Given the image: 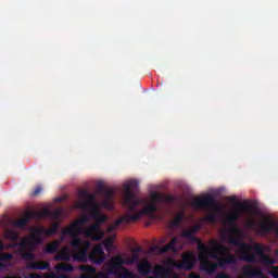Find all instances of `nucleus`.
Listing matches in <instances>:
<instances>
[{
	"instance_id": "393cba45",
	"label": "nucleus",
	"mask_w": 278,
	"mask_h": 278,
	"mask_svg": "<svg viewBox=\"0 0 278 278\" xmlns=\"http://www.w3.org/2000/svg\"><path fill=\"white\" fill-rule=\"evenodd\" d=\"M103 247L105 248L106 251H112V249H114V236L113 237H108L104 241H103Z\"/></svg>"
},
{
	"instance_id": "473e14b6",
	"label": "nucleus",
	"mask_w": 278,
	"mask_h": 278,
	"mask_svg": "<svg viewBox=\"0 0 278 278\" xmlns=\"http://www.w3.org/2000/svg\"><path fill=\"white\" fill-rule=\"evenodd\" d=\"M198 249H199L200 251H202L203 253H207V251L210 250V248H207V245H205V244H203V243H200V244L198 245Z\"/></svg>"
},
{
	"instance_id": "9d476101",
	"label": "nucleus",
	"mask_w": 278,
	"mask_h": 278,
	"mask_svg": "<svg viewBox=\"0 0 278 278\" xmlns=\"http://www.w3.org/2000/svg\"><path fill=\"white\" fill-rule=\"evenodd\" d=\"M88 220H90V216L88 215H84L83 217L76 219L74 223H72L70 226L61 231L62 238H64V236H70V238L74 240L75 238H79V236L84 233V228L81 227H84V225H86Z\"/></svg>"
},
{
	"instance_id": "20e7f679",
	"label": "nucleus",
	"mask_w": 278,
	"mask_h": 278,
	"mask_svg": "<svg viewBox=\"0 0 278 278\" xmlns=\"http://www.w3.org/2000/svg\"><path fill=\"white\" fill-rule=\"evenodd\" d=\"M97 189L103 197V201L101 203L96 202L97 195L94 193H88V191L84 189L78 191L79 201L77 207L85 212H91V216L101 214L99 213L101 207H104L105 210L114 208V197L116 191L114 189H105L103 184H99Z\"/></svg>"
},
{
	"instance_id": "2f4dec72",
	"label": "nucleus",
	"mask_w": 278,
	"mask_h": 278,
	"mask_svg": "<svg viewBox=\"0 0 278 278\" xmlns=\"http://www.w3.org/2000/svg\"><path fill=\"white\" fill-rule=\"evenodd\" d=\"M190 230L192 231V235L194 236V233H199V231H201V225H194L190 228Z\"/></svg>"
},
{
	"instance_id": "0eeeda50",
	"label": "nucleus",
	"mask_w": 278,
	"mask_h": 278,
	"mask_svg": "<svg viewBox=\"0 0 278 278\" xmlns=\"http://www.w3.org/2000/svg\"><path fill=\"white\" fill-rule=\"evenodd\" d=\"M165 266L155 265L152 271L153 276H148L147 278H170L173 268H178L179 270H192L194 268V255L192 253H187L182 255V261L177 263L173 258H169Z\"/></svg>"
},
{
	"instance_id": "a19ab883",
	"label": "nucleus",
	"mask_w": 278,
	"mask_h": 278,
	"mask_svg": "<svg viewBox=\"0 0 278 278\" xmlns=\"http://www.w3.org/2000/svg\"><path fill=\"white\" fill-rule=\"evenodd\" d=\"M1 268H5V263L0 262V269H1Z\"/></svg>"
},
{
	"instance_id": "c756f323",
	"label": "nucleus",
	"mask_w": 278,
	"mask_h": 278,
	"mask_svg": "<svg viewBox=\"0 0 278 278\" xmlns=\"http://www.w3.org/2000/svg\"><path fill=\"white\" fill-rule=\"evenodd\" d=\"M162 201H164V203H175L177 201V198L165 194V195H162Z\"/></svg>"
},
{
	"instance_id": "f8f14e48",
	"label": "nucleus",
	"mask_w": 278,
	"mask_h": 278,
	"mask_svg": "<svg viewBox=\"0 0 278 278\" xmlns=\"http://www.w3.org/2000/svg\"><path fill=\"white\" fill-rule=\"evenodd\" d=\"M105 266H110L109 271L113 275H116L117 270H121V268H125V264H134V261L131 260V257L129 258H123V256L117 255V256H113L111 257L110 261H108L106 263H104Z\"/></svg>"
},
{
	"instance_id": "f257e3e1",
	"label": "nucleus",
	"mask_w": 278,
	"mask_h": 278,
	"mask_svg": "<svg viewBox=\"0 0 278 278\" xmlns=\"http://www.w3.org/2000/svg\"><path fill=\"white\" fill-rule=\"evenodd\" d=\"M71 247L72 254L68 248H63L55 254V262H88L89 260L96 266H101L105 262V251H103V245L101 244L96 245L89 254L90 241L75 238L71 241Z\"/></svg>"
},
{
	"instance_id": "f704fd0d",
	"label": "nucleus",
	"mask_w": 278,
	"mask_h": 278,
	"mask_svg": "<svg viewBox=\"0 0 278 278\" xmlns=\"http://www.w3.org/2000/svg\"><path fill=\"white\" fill-rule=\"evenodd\" d=\"M132 260V263L136 264L138 260H140V255L138 253H132V256L130 257Z\"/></svg>"
},
{
	"instance_id": "bb28decb",
	"label": "nucleus",
	"mask_w": 278,
	"mask_h": 278,
	"mask_svg": "<svg viewBox=\"0 0 278 278\" xmlns=\"http://www.w3.org/2000/svg\"><path fill=\"white\" fill-rule=\"evenodd\" d=\"M14 260V254L12 253H1L0 262H12Z\"/></svg>"
},
{
	"instance_id": "4c0bfd02",
	"label": "nucleus",
	"mask_w": 278,
	"mask_h": 278,
	"mask_svg": "<svg viewBox=\"0 0 278 278\" xmlns=\"http://www.w3.org/2000/svg\"><path fill=\"white\" fill-rule=\"evenodd\" d=\"M58 278H71V276L66 275V274H59L56 275Z\"/></svg>"
},
{
	"instance_id": "39448f33",
	"label": "nucleus",
	"mask_w": 278,
	"mask_h": 278,
	"mask_svg": "<svg viewBox=\"0 0 278 278\" xmlns=\"http://www.w3.org/2000/svg\"><path fill=\"white\" fill-rule=\"evenodd\" d=\"M226 200L236 207V211L231 212L224 219V224L229 226L228 242L232 247H236L235 242H238L239 244H244L245 242L242 241V230H240L236 223L240 220V216H242L244 212H253V206H251L247 202H238V198L236 195L227 197Z\"/></svg>"
},
{
	"instance_id": "ddd939ff",
	"label": "nucleus",
	"mask_w": 278,
	"mask_h": 278,
	"mask_svg": "<svg viewBox=\"0 0 278 278\" xmlns=\"http://www.w3.org/2000/svg\"><path fill=\"white\" fill-rule=\"evenodd\" d=\"M229 251H231V249H229V247L223 245L220 243H215L213 245V249H208L205 253V255H210L212 260L217 261L218 260V255H227V253H229Z\"/></svg>"
},
{
	"instance_id": "58836bf2",
	"label": "nucleus",
	"mask_w": 278,
	"mask_h": 278,
	"mask_svg": "<svg viewBox=\"0 0 278 278\" xmlns=\"http://www.w3.org/2000/svg\"><path fill=\"white\" fill-rule=\"evenodd\" d=\"M190 278H201L197 274H190Z\"/></svg>"
},
{
	"instance_id": "9b49d317",
	"label": "nucleus",
	"mask_w": 278,
	"mask_h": 278,
	"mask_svg": "<svg viewBox=\"0 0 278 278\" xmlns=\"http://www.w3.org/2000/svg\"><path fill=\"white\" fill-rule=\"evenodd\" d=\"M46 216H49V210L45 208L43 211H30L25 214L24 218L17 219L13 222V226L17 227V229H25L29 222L31 219L34 220H42V218H46Z\"/></svg>"
},
{
	"instance_id": "ea45409f",
	"label": "nucleus",
	"mask_w": 278,
	"mask_h": 278,
	"mask_svg": "<svg viewBox=\"0 0 278 278\" xmlns=\"http://www.w3.org/2000/svg\"><path fill=\"white\" fill-rule=\"evenodd\" d=\"M46 278H58V276H56V275L51 274V275L47 276Z\"/></svg>"
},
{
	"instance_id": "a211bd4d",
	"label": "nucleus",
	"mask_w": 278,
	"mask_h": 278,
	"mask_svg": "<svg viewBox=\"0 0 278 278\" xmlns=\"http://www.w3.org/2000/svg\"><path fill=\"white\" fill-rule=\"evenodd\" d=\"M79 270L84 273L80 278H94L97 275V268L90 265H80Z\"/></svg>"
},
{
	"instance_id": "dca6fc26",
	"label": "nucleus",
	"mask_w": 278,
	"mask_h": 278,
	"mask_svg": "<svg viewBox=\"0 0 278 278\" xmlns=\"http://www.w3.org/2000/svg\"><path fill=\"white\" fill-rule=\"evenodd\" d=\"M242 273H243L244 277L264 278V271H262V269H260V268H253V266H251V265L244 266L242 268Z\"/></svg>"
},
{
	"instance_id": "c85d7f7f",
	"label": "nucleus",
	"mask_w": 278,
	"mask_h": 278,
	"mask_svg": "<svg viewBox=\"0 0 278 278\" xmlns=\"http://www.w3.org/2000/svg\"><path fill=\"white\" fill-rule=\"evenodd\" d=\"M151 201V203H154L156 205L157 202L162 201V193L152 192Z\"/></svg>"
},
{
	"instance_id": "423d86ee",
	"label": "nucleus",
	"mask_w": 278,
	"mask_h": 278,
	"mask_svg": "<svg viewBox=\"0 0 278 278\" xmlns=\"http://www.w3.org/2000/svg\"><path fill=\"white\" fill-rule=\"evenodd\" d=\"M236 247L239 248L238 255L243 262L248 264H255L257 262V256L261 257L262 264L266 266H273L276 264L275 260L266 255V248L260 243L249 244V243H238L235 241Z\"/></svg>"
},
{
	"instance_id": "37998d69",
	"label": "nucleus",
	"mask_w": 278,
	"mask_h": 278,
	"mask_svg": "<svg viewBox=\"0 0 278 278\" xmlns=\"http://www.w3.org/2000/svg\"><path fill=\"white\" fill-rule=\"evenodd\" d=\"M56 201H59V202L62 201V198H59Z\"/></svg>"
},
{
	"instance_id": "e433bc0d",
	"label": "nucleus",
	"mask_w": 278,
	"mask_h": 278,
	"mask_svg": "<svg viewBox=\"0 0 278 278\" xmlns=\"http://www.w3.org/2000/svg\"><path fill=\"white\" fill-rule=\"evenodd\" d=\"M1 251H5V243H3V241L0 240V253Z\"/></svg>"
},
{
	"instance_id": "4468645a",
	"label": "nucleus",
	"mask_w": 278,
	"mask_h": 278,
	"mask_svg": "<svg viewBox=\"0 0 278 278\" xmlns=\"http://www.w3.org/2000/svg\"><path fill=\"white\" fill-rule=\"evenodd\" d=\"M216 262L217 268H225V266L238 264V258L231 252H228L226 255L219 256Z\"/></svg>"
},
{
	"instance_id": "a878e982",
	"label": "nucleus",
	"mask_w": 278,
	"mask_h": 278,
	"mask_svg": "<svg viewBox=\"0 0 278 278\" xmlns=\"http://www.w3.org/2000/svg\"><path fill=\"white\" fill-rule=\"evenodd\" d=\"M182 220H184V214H178L170 222V225H172V227H179V225L181 224Z\"/></svg>"
},
{
	"instance_id": "6e6552de",
	"label": "nucleus",
	"mask_w": 278,
	"mask_h": 278,
	"mask_svg": "<svg viewBox=\"0 0 278 278\" xmlns=\"http://www.w3.org/2000/svg\"><path fill=\"white\" fill-rule=\"evenodd\" d=\"M191 205L194 210H206L211 212L202 218L204 223H210L211 225L216 223V213L223 212V206L216 202V199L212 194H207L203 198H194Z\"/></svg>"
},
{
	"instance_id": "aec40b11",
	"label": "nucleus",
	"mask_w": 278,
	"mask_h": 278,
	"mask_svg": "<svg viewBox=\"0 0 278 278\" xmlns=\"http://www.w3.org/2000/svg\"><path fill=\"white\" fill-rule=\"evenodd\" d=\"M58 249H60V241L55 240L50 243H48L43 251L45 253H48L49 255H53V253L58 252Z\"/></svg>"
},
{
	"instance_id": "7ed1b4c3",
	"label": "nucleus",
	"mask_w": 278,
	"mask_h": 278,
	"mask_svg": "<svg viewBox=\"0 0 278 278\" xmlns=\"http://www.w3.org/2000/svg\"><path fill=\"white\" fill-rule=\"evenodd\" d=\"M58 231H60V224L58 222L53 223L50 229H47L43 226L30 227V233L28 235V239H22L20 242L4 244V251H8V249L20 248V251L22 253V260H25L26 262H31L36 257V254H34V251H36V247L42 244L45 240L42 236L50 238V236H55Z\"/></svg>"
},
{
	"instance_id": "4be33fe9",
	"label": "nucleus",
	"mask_w": 278,
	"mask_h": 278,
	"mask_svg": "<svg viewBox=\"0 0 278 278\" xmlns=\"http://www.w3.org/2000/svg\"><path fill=\"white\" fill-rule=\"evenodd\" d=\"M5 240H11L12 242H16V240H21V233L16 230L8 229L4 232Z\"/></svg>"
},
{
	"instance_id": "5701e85b",
	"label": "nucleus",
	"mask_w": 278,
	"mask_h": 278,
	"mask_svg": "<svg viewBox=\"0 0 278 278\" xmlns=\"http://www.w3.org/2000/svg\"><path fill=\"white\" fill-rule=\"evenodd\" d=\"M175 244H177V237H174L166 245H164L162 252L168 253V251H177Z\"/></svg>"
},
{
	"instance_id": "f03ea898",
	"label": "nucleus",
	"mask_w": 278,
	"mask_h": 278,
	"mask_svg": "<svg viewBox=\"0 0 278 278\" xmlns=\"http://www.w3.org/2000/svg\"><path fill=\"white\" fill-rule=\"evenodd\" d=\"M136 188H138L136 180H131L124 186L123 205L126 207L127 214L115 220V223L109 227V231H114V229L123 225V223L140 220L142 216H152L155 218V212H157V204L155 203H149L143 210L136 212V207L142 203V200L136 198V193H134Z\"/></svg>"
},
{
	"instance_id": "412c9836",
	"label": "nucleus",
	"mask_w": 278,
	"mask_h": 278,
	"mask_svg": "<svg viewBox=\"0 0 278 278\" xmlns=\"http://www.w3.org/2000/svg\"><path fill=\"white\" fill-rule=\"evenodd\" d=\"M56 273H73L75 267L71 265V263H59L55 265Z\"/></svg>"
},
{
	"instance_id": "72a5a7b5",
	"label": "nucleus",
	"mask_w": 278,
	"mask_h": 278,
	"mask_svg": "<svg viewBox=\"0 0 278 278\" xmlns=\"http://www.w3.org/2000/svg\"><path fill=\"white\" fill-rule=\"evenodd\" d=\"M40 192H42V187H37V188L33 191V197H38V194H40Z\"/></svg>"
},
{
	"instance_id": "cd10ccee",
	"label": "nucleus",
	"mask_w": 278,
	"mask_h": 278,
	"mask_svg": "<svg viewBox=\"0 0 278 278\" xmlns=\"http://www.w3.org/2000/svg\"><path fill=\"white\" fill-rule=\"evenodd\" d=\"M48 216H51V218H53V220H58V218H60V216H62V208H56L54 212L50 213Z\"/></svg>"
},
{
	"instance_id": "6ab92c4d",
	"label": "nucleus",
	"mask_w": 278,
	"mask_h": 278,
	"mask_svg": "<svg viewBox=\"0 0 278 278\" xmlns=\"http://www.w3.org/2000/svg\"><path fill=\"white\" fill-rule=\"evenodd\" d=\"M31 270H49L51 264L49 262H31L28 265Z\"/></svg>"
},
{
	"instance_id": "b1692460",
	"label": "nucleus",
	"mask_w": 278,
	"mask_h": 278,
	"mask_svg": "<svg viewBox=\"0 0 278 278\" xmlns=\"http://www.w3.org/2000/svg\"><path fill=\"white\" fill-rule=\"evenodd\" d=\"M181 238H186L187 240H191L192 242H199V239L194 237L190 229L182 231Z\"/></svg>"
},
{
	"instance_id": "c9c22d12",
	"label": "nucleus",
	"mask_w": 278,
	"mask_h": 278,
	"mask_svg": "<svg viewBox=\"0 0 278 278\" xmlns=\"http://www.w3.org/2000/svg\"><path fill=\"white\" fill-rule=\"evenodd\" d=\"M131 252L137 253V255H138V253H142V248H135L131 250Z\"/></svg>"
},
{
	"instance_id": "1a4fd4ad",
	"label": "nucleus",
	"mask_w": 278,
	"mask_h": 278,
	"mask_svg": "<svg viewBox=\"0 0 278 278\" xmlns=\"http://www.w3.org/2000/svg\"><path fill=\"white\" fill-rule=\"evenodd\" d=\"M91 218H93L96 222L84 230V236L93 242H99L103 240V237L105 236L103 230H101V226L103 223H105V220H108V217L105 215H101L100 213L98 215L91 216Z\"/></svg>"
},
{
	"instance_id": "79ce46f5",
	"label": "nucleus",
	"mask_w": 278,
	"mask_h": 278,
	"mask_svg": "<svg viewBox=\"0 0 278 278\" xmlns=\"http://www.w3.org/2000/svg\"><path fill=\"white\" fill-rule=\"evenodd\" d=\"M31 278H40V275L33 274V275H31Z\"/></svg>"
},
{
	"instance_id": "f3484780",
	"label": "nucleus",
	"mask_w": 278,
	"mask_h": 278,
	"mask_svg": "<svg viewBox=\"0 0 278 278\" xmlns=\"http://www.w3.org/2000/svg\"><path fill=\"white\" fill-rule=\"evenodd\" d=\"M152 269H153V265H151V263L147 260L139 262L137 265V271L142 277H147V275H150Z\"/></svg>"
},
{
	"instance_id": "2eb2a0df",
	"label": "nucleus",
	"mask_w": 278,
	"mask_h": 278,
	"mask_svg": "<svg viewBox=\"0 0 278 278\" xmlns=\"http://www.w3.org/2000/svg\"><path fill=\"white\" fill-rule=\"evenodd\" d=\"M200 257V265L204 273H207V275H214L216 273V268H218V264L203 257L202 255Z\"/></svg>"
},
{
	"instance_id": "7c9ffc66",
	"label": "nucleus",
	"mask_w": 278,
	"mask_h": 278,
	"mask_svg": "<svg viewBox=\"0 0 278 278\" xmlns=\"http://www.w3.org/2000/svg\"><path fill=\"white\" fill-rule=\"evenodd\" d=\"M268 274L273 277V278H278V266H271L268 269Z\"/></svg>"
}]
</instances>
